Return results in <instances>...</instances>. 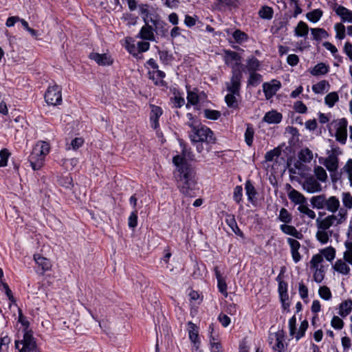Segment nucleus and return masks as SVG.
<instances>
[{
  "mask_svg": "<svg viewBox=\"0 0 352 352\" xmlns=\"http://www.w3.org/2000/svg\"><path fill=\"white\" fill-rule=\"evenodd\" d=\"M191 152L185 146L182 147V154L173 158V163L176 167L175 176L180 192L186 196L192 197L196 185L195 173L187 160H191Z\"/></svg>",
  "mask_w": 352,
  "mask_h": 352,
  "instance_id": "obj_1",
  "label": "nucleus"
},
{
  "mask_svg": "<svg viewBox=\"0 0 352 352\" xmlns=\"http://www.w3.org/2000/svg\"><path fill=\"white\" fill-rule=\"evenodd\" d=\"M346 221V212L340 210L338 213L331 214L322 219H316L317 232L316 237L322 245H325L329 241L333 231L330 230L331 226H336Z\"/></svg>",
  "mask_w": 352,
  "mask_h": 352,
  "instance_id": "obj_2",
  "label": "nucleus"
},
{
  "mask_svg": "<svg viewBox=\"0 0 352 352\" xmlns=\"http://www.w3.org/2000/svg\"><path fill=\"white\" fill-rule=\"evenodd\" d=\"M191 141L196 144L197 151L201 153L204 151L203 143L206 144H214L215 138L212 131L206 126L199 125L191 131L190 134Z\"/></svg>",
  "mask_w": 352,
  "mask_h": 352,
  "instance_id": "obj_3",
  "label": "nucleus"
},
{
  "mask_svg": "<svg viewBox=\"0 0 352 352\" xmlns=\"http://www.w3.org/2000/svg\"><path fill=\"white\" fill-rule=\"evenodd\" d=\"M50 151V145L48 142L38 141L35 144L28 157L30 166L34 170H38L43 166L45 158Z\"/></svg>",
  "mask_w": 352,
  "mask_h": 352,
  "instance_id": "obj_4",
  "label": "nucleus"
},
{
  "mask_svg": "<svg viewBox=\"0 0 352 352\" xmlns=\"http://www.w3.org/2000/svg\"><path fill=\"white\" fill-rule=\"evenodd\" d=\"M347 126L348 122L346 118L338 119L331 123L330 133L342 144H344L347 140Z\"/></svg>",
  "mask_w": 352,
  "mask_h": 352,
  "instance_id": "obj_5",
  "label": "nucleus"
},
{
  "mask_svg": "<svg viewBox=\"0 0 352 352\" xmlns=\"http://www.w3.org/2000/svg\"><path fill=\"white\" fill-rule=\"evenodd\" d=\"M125 48L128 52L135 57H138L143 52H147L150 48L149 42L145 41H136L132 37L125 38Z\"/></svg>",
  "mask_w": 352,
  "mask_h": 352,
  "instance_id": "obj_6",
  "label": "nucleus"
},
{
  "mask_svg": "<svg viewBox=\"0 0 352 352\" xmlns=\"http://www.w3.org/2000/svg\"><path fill=\"white\" fill-rule=\"evenodd\" d=\"M323 258L319 254H314L309 262V267L313 273L314 280L318 283H321L324 277V267L323 265Z\"/></svg>",
  "mask_w": 352,
  "mask_h": 352,
  "instance_id": "obj_7",
  "label": "nucleus"
},
{
  "mask_svg": "<svg viewBox=\"0 0 352 352\" xmlns=\"http://www.w3.org/2000/svg\"><path fill=\"white\" fill-rule=\"evenodd\" d=\"M14 344L18 352H39L35 338L28 331L25 332L22 340H15Z\"/></svg>",
  "mask_w": 352,
  "mask_h": 352,
  "instance_id": "obj_8",
  "label": "nucleus"
},
{
  "mask_svg": "<svg viewBox=\"0 0 352 352\" xmlns=\"http://www.w3.org/2000/svg\"><path fill=\"white\" fill-rule=\"evenodd\" d=\"M341 154L340 148L332 146L331 149L327 152L328 156L326 158H320L319 162L322 164L329 172H335L338 168V157Z\"/></svg>",
  "mask_w": 352,
  "mask_h": 352,
  "instance_id": "obj_9",
  "label": "nucleus"
},
{
  "mask_svg": "<svg viewBox=\"0 0 352 352\" xmlns=\"http://www.w3.org/2000/svg\"><path fill=\"white\" fill-rule=\"evenodd\" d=\"M45 102L50 105H58L62 102L61 87L57 85L49 86L45 94Z\"/></svg>",
  "mask_w": 352,
  "mask_h": 352,
  "instance_id": "obj_10",
  "label": "nucleus"
},
{
  "mask_svg": "<svg viewBox=\"0 0 352 352\" xmlns=\"http://www.w3.org/2000/svg\"><path fill=\"white\" fill-rule=\"evenodd\" d=\"M139 10L144 23H151L155 28L157 27L159 19L153 8L147 4H141L139 6Z\"/></svg>",
  "mask_w": 352,
  "mask_h": 352,
  "instance_id": "obj_11",
  "label": "nucleus"
},
{
  "mask_svg": "<svg viewBox=\"0 0 352 352\" xmlns=\"http://www.w3.org/2000/svg\"><path fill=\"white\" fill-rule=\"evenodd\" d=\"M284 335L280 331L270 333L269 336V344L271 346L272 350L275 352L284 351Z\"/></svg>",
  "mask_w": 352,
  "mask_h": 352,
  "instance_id": "obj_12",
  "label": "nucleus"
},
{
  "mask_svg": "<svg viewBox=\"0 0 352 352\" xmlns=\"http://www.w3.org/2000/svg\"><path fill=\"white\" fill-rule=\"evenodd\" d=\"M241 78L242 73L240 70L232 71L230 81L226 83V88L228 92L239 94Z\"/></svg>",
  "mask_w": 352,
  "mask_h": 352,
  "instance_id": "obj_13",
  "label": "nucleus"
},
{
  "mask_svg": "<svg viewBox=\"0 0 352 352\" xmlns=\"http://www.w3.org/2000/svg\"><path fill=\"white\" fill-rule=\"evenodd\" d=\"M155 32V29L151 25H150V23H144L139 33L137 34V38L147 42H156Z\"/></svg>",
  "mask_w": 352,
  "mask_h": 352,
  "instance_id": "obj_14",
  "label": "nucleus"
},
{
  "mask_svg": "<svg viewBox=\"0 0 352 352\" xmlns=\"http://www.w3.org/2000/svg\"><path fill=\"white\" fill-rule=\"evenodd\" d=\"M281 83L279 80L273 79L263 84V90L267 100L271 99L280 89Z\"/></svg>",
  "mask_w": 352,
  "mask_h": 352,
  "instance_id": "obj_15",
  "label": "nucleus"
},
{
  "mask_svg": "<svg viewBox=\"0 0 352 352\" xmlns=\"http://www.w3.org/2000/svg\"><path fill=\"white\" fill-rule=\"evenodd\" d=\"M225 63L232 68V71L239 70V67L241 65V57L235 52L226 51L224 55Z\"/></svg>",
  "mask_w": 352,
  "mask_h": 352,
  "instance_id": "obj_16",
  "label": "nucleus"
},
{
  "mask_svg": "<svg viewBox=\"0 0 352 352\" xmlns=\"http://www.w3.org/2000/svg\"><path fill=\"white\" fill-rule=\"evenodd\" d=\"M34 260L36 263V270L38 274H43L52 267V263L49 259L43 256L36 254L34 255Z\"/></svg>",
  "mask_w": 352,
  "mask_h": 352,
  "instance_id": "obj_17",
  "label": "nucleus"
},
{
  "mask_svg": "<svg viewBox=\"0 0 352 352\" xmlns=\"http://www.w3.org/2000/svg\"><path fill=\"white\" fill-rule=\"evenodd\" d=\"M303 189L309 193H316L322 190L320 182L314 176L307 177L302 183Z\"/></svg>",
  "mask_w": 352,
  "mask_h": 352,
  "instance_id": "obj_18",
  "label": "nucleus"
},
{
  "mask_svg": "<svg viewBox=\"0 0 352 352\" xmlns=\"http://www.w3.org/2000/svg\"><path fill=\"white\" fill-rule=\"evenodd\" d=\"M287 242L289 245L290 252L292 260L295 263H298L302 259V256L299 252L300 248V243L294 238H287Z\"/></svg>",
  "mask_w": 352,
  "mask_h": 352,
  "instance_id": "obj_19",
  "label": "nucleus"
},
{
  "mask_svg": "<svg viewBox=\"0 0 352 352\" xmlns=\"http://www.w3.org/2000/svg\"><path fill=\"white\" fill-rule=\"evenodd\" d=\"M148 76L150 80H151L153 83L158 87H166V82L164 80V78L166 74L164 72L157 69V70H148Z\"/></svg>",
  "mask_w": 352,
  "mask_h": 352,
  "instance_id": "obj_20",
  "label": "nucleus"
},
{
  "mask_svg": "<svg viewBox=\"0 0 352 352\" xmlns=\"http://www.w3.org/2000/svg\"><path fill=\"white\" fill-rule=\"evenodd\" d=\"M90 59L94 60L99 65L108 66L111 65L113 60L108 54L91 53L89 55Z\"/></svg>",
  "mask_w": 352,
  "mask_h": 352,
  "instance_id": "obj_21",
  "label": "nucleus"
},
{
  "mask_svg": "<svg viewBox=\"0 0 352 352\" xmlns=\"http://www.w3.org/2000/svg\"><path fill=\"white\" fill-rule=\"evenodd\" d=\"M334 11L342 22L352 23V10L343 6L337 5L334 7Z\"/></svg>",
  "mask_w": 352,
  "mask_h": 352,
  "instance_id": "obj_22",
  "label": "nucleus"
},
{
  "mask_svg": "<svg viewBox=\"0 0 352 352\" xmlns=\"http://www.w3.org/2000/svg\"><path fill=\"white\" fill-rule=\"evenodd\" d=\"M151 114H150V122L151 126L153 129H156L160 126L159 118L163 113V111L161 107L151 104Z\"/></svg>",
  "mask_w": 352,
  "mask_h": 352,
  "instance_id": "obj_23",
  "label": "nucleus"
},
{
  "mask_svg": "<svg viewBox=\"0 0 352 352\" xmlns=\"http://www.w3.org/2000/svg\"><path fill=\"white\" fill-rule=\"evenodd\" d=\"M187 89V100L188 103L186 105V109L190 108V105H192L197 109V106L199 102V98L201 95L198 94V90L197 89H193L190 90L188 86H186Z\"/></svg>",
  "mask_w": 352,
  "mask_h": 352,
  "instance_id": "obj_24",
  "label": "nucleus"
},
{
  "mask_svg": "<svg viewBox=\"0 0 352 352\" xmlns=\"http://www.w3.org/2000/svg\"><path fill=\"white\" fill-rule=\"evenodd\" d=\"M280 230L285 234L289 235L295 238V239H301L303 236L302 234L298 231L294 226L289 225V223H283L280 226Z\"/></svg>",
  "mask_w": 352,
  "mask_h": 352,
  "instance_id": "obj_25",
  "label": "nucleus"
},
{
  "mask_svg": "<svg viewBox=\"0 0 352 352\" xmlns=\"http://www.w3.org/2000/svg\"><path fill=\"white\" fill-rule=\"evenodd\" d=\"M340 200L335 196H331L326 199L325 207L329 212H332V214L338 213L340 210Z\"/></svg>",
  "mask_w": 352,
  "mask_h": 352,
  "instance_id": "obj_26",
  "label": "nucleus"
},
{
  "mask_svg": "<svg viewBox=\"0 0 352 352\" xmlns=\"http://www.w3.org/2000/svg\"><path fill=\"white\" fill-rule=\"evenodd\" d=\"M214 274L217 280V287L219 292L222 294L224 296V297H227L228 292L226 279L224 277L222 276L217 267H214Z\"/></svg>",
  "mask_w": 352,
  "mask_h": 352,
  "instance_id": "obj_27",
  "label": "nucleus"
},
{
  "mask_svg": "<svg viewBox=\"0 0 352 352\" xmlns=\"http://www.w3.org/2000/svg\"><path fill=\"white\" fill-rule=\"evenodd\" d=\"M283 118L282 114L276 110H271L267 112L263 120L268 124H278Z\"/></svg>",
  "mask_w": 352,
  "mask_h": 352,
  "instance_id": "obj_28",
  "label": "nucleus"
},
{
  "mask_svg": "<svg viewBox=\"0 0 352 352\" xmlns=\"http://www.w3.org/2000/svg\"><path fill=\"white\" fill-rule=\"evenodd\" d=\"M245 194L248 197V200L253 205H255L257 201L256 195L257 192L251 183L250 181H246L245 184Z\"/></svg>",
  "mask_w": 352,
  "mask_h": 352,
  "instance_id": "obj_29",
  "label": "nucleus"
},
{
  "mask_svg": "<svg viewBox=\"0 0 352 352\" xmlns=\"http://www.w3.org/2000/svg\"><path fill=\"white\" fill-rule=\"evenodd\" d=\"M188 333L190 341L197 344L199 342L198 327L192 322H188Z\"/></svg>",
  "mask_w": 352,
  "mask_h": 352,
  "instance_id": "obj_30",
  "label": "nucleus"
},
{
  "mask_svg": "<svg viewBox=\"0 0 352 352\" xmlns=\"http://www.w3.org/2000/svg\"><path fill=\"white\" fill-rule=\"evenodd\" d=\"M288 197L296 205L302 206L306 202L305 197L295 189H292L289 192Z\"/></svg>",
  "mask_w": 352,
  "mask_h": 352,
  "instance_id": "obj_31",
  "label": "nucleus"
},
{
  "mask_svg": "<svg viewBox=\"0 0 352 352\" xmlns=\"http://www.w3.org/2000/svg\"><path fill=\"white\" fill-rule=\"evenodd\" d=\"M226 32L228 34H231L234 41L238 44H241L248 39V36L243 32L240 30H236L234 31H232L231 30H226Z\"/></svg>",
  "mask_w": 352,
  "mask_h": 352,
  "instance_id": "obj_32",
  "label": "nucleus"
},
{
  "mask_svg": "<svg viewBox=\"0 0 352 352\" xmlns=\"http://www.w3.org/2000/svg\"><path fill=\"white\" fill-rule=\"evenodd\" d=\"M329 72V66L324 63L316 64L311 70L310 74L312 76H323Z\"/></svg>",
  "mask_w": 352,
  "mask_h": 352,
  "instance_id": "obj_33",
  "label": "nucleus"
},
{
  "mask_svg": "<svg viewBox=\"0 0 352 352\" xmlns=\"http://www.w3.org/2000/svg\"><path fill=\"white\" fill-rule=\"evenodd\" d=\"M330 89V84L327 80H322L312 85V91L316 94H323Z\"/></svg>",
  "mask_w": 352,
  "mask_h": 352,
  "instance_id": "obj_34",
  "label": "nucleus"
},
{
  "mask_svg": "<svg viewBox=\"0 0 352 352\" xmlns=\"http://www.w3.org/2000/svg\"><path fill=\"white\" fill-rule=\"evenodd\" d=\"M344 259H338L333 266V270L342 275H347L350 272V267Z\"/></svg>",
  "mask_w": 352,
  "mask_h": 352,
  "instance_id": "obj_35",
  "label": "nucleus"
},
{
  "mask_svg": "<svg viewBox=\"0 0 352 352\" xmlns=\"http://www.w3.org/2000/svg\"><path fill=\"white\" fill-rule=\"evenodd\" d=\"M276 280L278 283V291L280 298H283V300L288 299L287 283L282 279L280 275L276 277Z\"/></svg>",
  "mask_w": 352,
  "mask_h": 352,
  "instance_id": "obj_36",
  "label": "nucleus"
},
{
  "mask_svg": "<svg viewBox=\"0 0 352 352\" xmlns=\"http://www.w3.org/2000/svg\"><path fill=\"white\" fill-rule=\"evenodd\" d=\"M309 33L308 25L300 21L294 29V35L297 37H306Z\"/></svg>",
  "mask_w": 352,
  "mask_h": 352,
  "instance_id": "obj_37",
  "label": "nucleus"
},
{
  "mask_svg": "<svg viewBox=\"0 0 352 352\" xmlns=\"http://www.w3.org/2000/svg\"><path fill=\"white\" fill-rule=\"evenodd\" d=\"M342 201L344 207L340 208V210H345L346 219L348 210L352 208V195L349 192H343L342 194Z\"/></svg>",
  "mask_w": 352,
  "mask_h": 352,
  "instance_id": "obj_38",
  "label": "nucleus"
},
{
  "mask_svg": "<svg viewBox=\"0 0 352 352\" xmlns=\"http://www.w3.org/2000/svg\"><path fill=\"white\" fill-rule=\"evenodd\" d=\"M174 96L171 98V102L173 107L175 108H180L185 104V99L184 94L175 89L173 92Z\"/></svg>",
  "mask_w": 352,
  "mask_h": 352,
  "instance_id": "obj_39",
  "label": "nucleus"
},
{
  "mask_svg": "<svg viewBox=\"0 0 352 352\" xmlns=\"http://www.w3.org/2000/svg\"><path fill=\"white\" fill-rule=\"evenodd\" d=\"M313 38L317 41L327 38L329 36L328 32L323 28H316L310 29Z\"/></svg>",
  "mask_w": 352,
  "mask_h": 352,
  "instance_id": "obj_40",
  "label": "nucleus"
},
{
  "mask_svg": "<svg viewBox=\"0 0 352 352\" xmlns=\"http://www.w3.org/2000/svg\"><path fill=\"white\" fill-rule=\"evenodd\" d=\"M249 77L248 79V85L251 87L258 86L263 80V76L256 72H249Z\"/></svg>",
  "mask_w": 352,
  "mask_h": 352,
  "instance_id": "obj_41",
  "label": "nucleus"
},
{
  "mask_svg": "<svg viewBox=\"0 0 352 352\" xmlns=\"http://www.w3.org/2000/svg\"><path fill=\"white\" fill-rule=\"evenodd\" d=\"M322 255V258H325L327 261L331 262L336 256V250L331 247H327L323 249L320 250L318 253Z\"/></svg>",
  "mask_w": 352,
  "mask_h": 352,
  "instance_id": "obj_42",
  "label": "nucleus"
},
{
  "mask_svg": "<svg viewBox=\"0 0 352 352\" xmlns=\"http://www.w3.org/2000/svg\"><path fill=\"white\" fill-rule=\"evenodd\" d=\"M298 210L301 214L302 217H307L310 220H314L316 217V212L310 209L305 204H304L302 206H299L298 207Z\"/></svg>",
  "mask_w": 352,
  "mask_h": 352,
  "instance_id": "obj_43",
  "label": "nucleus"
},
{
  "mask_svg": "<svg viewBox=\"0 0 352 352\" xmlns=\"http://www.w3.org/2000/svg\"><path fill=\"white\" fill-rule=\"evenodd\" d=\"M339 100V95L336 91L329 93L324 97V104L329 107L332 108Z\"/></svg>",
  "mask_w": 352,
  "mask_h": 352,
  "instance_id": "obj_44",
  "label": "nucleus"
},
{
  "mask_svg": "<svg viewBox=\"0 0 352 352\" xmlns=\"http://www.w3.org/2000/svg\"><path fill=\"white\" fill-rule=\"evenodd\" d=\"M323 15V12L320 9H315L306 14V18L313 23L319 21Z\"/></svg>",
  "mask_w": 352,
  "mask_h": 352,
  "instance_id": "obj_45",
  "label": "nucleus"
},
{
  "mask_svg": "<svg viewBox=\"0 0 352 352\" xmlns=\"http://www.w3.org/2000/svg\"><path fill=\"white\" fill-rule=\"evenodd\" d=\"M352 309V300H347L344 302H342L339 307V314L342 316L345 317L348 316Z\"/></svg>",
  "mask_w": 352,
  "mask_h": 352,
  "instance_id": "obj_46",
  "label": "nucleus"
},
{
  "mask_svg": "<svg viewBox=\"0 0 352 352\" xmlns=\"http://www.w3.org/2000/svg\"><path fill=\"white\" fill-rule=\"evenodd\" d=\"M254 136V129L252 124H248L246 130L244 134L245 142L248 146H252L253 144Z\"/></svg>",
  "mask_w": 352,
  "mask_h": 352,
  "instance_id": "obj_47",
  "label": "nucleus"
},
{
  "mask_svg": "<svg viewBox=\"0 0 352 352\" xmlns=\"http://www.w3.org/2000/svg\"><path fill=\"white\" fill-rule=\"evenodd\" d=\"M311 204L315 208L323 209L326 204L325 197L324 195L314 196L311 199Z\"/></svg>",
  "mask_w": 352,
  "mask_h": 352,
  "instance_id": "obj_48",
  "label": "nucleus"
},
{
  "mask_svg": "<svg viewBox=\"0 0 352 352\" xmlns=\"http://www.w3.org/2000/svg\"><path fill=\"white\" fill-rule=\"evenodd\" d=\"M239 96V94H233L229 92L225 96V101L228 107L232 109H236L238 107V101L236 96Z\"/></svg>",
  "mask_w": 352,
  "mask_h": 352,
  "instance_id": "obj_49",
  "label": "nucleus"
},
{
  "mask_svg": "<svg viewBox=\"0 0 352 352\" xmlns=\"http://www.w3.org/2000/svg\"><path fill=\"white\" fill-rule=\"evenodd\" d=\"M278 219L283 223H290L292 221V214L286 208H282L279 211Z\"/></svg>",
  "mask_w": 352,
  "mask_h": 352,
  "instance_id": "obj_50",
  "label": "nucleus"
},
{
  "mask_svg": "<svg viewBox=\"0 0 352 352\" xmlns=\"http://www.w3.org/2000/svg\"><path fill=\"white\" fill-rule=\"evenodd\" d=\"M261 66L259 60L255 57H252L247 60L246 69L248 72H254L259 69Z\"/></svg>",
  "mask_w": 352,
  "mask_h": 352,
  "instance_id": "obj_51",
  "label": "nucleus"
},
{
  "mask_svg": "<svg viewBox=\"0 0 352 352\" xmlns=\"http://www.w3.org/2000/svg\"><path fill=\"white\" fill-rule=\"evenodd\" d=\"M298 158L303 162L309 163L313 159V153L307 148H302L298 154Z\"/></svg>",
  "mask_w": 352,
  "mask_h": 352,
  "instance_id": "obj_52",
  "label": "nucleus"
},
{
  "mask_svg": "<svg viewBox=\"0 0 352 352\" xmlns=\"http://www.w3.org/2000/svg\"><path fill=\"white\" fill-rule=\"evenodd\" d=\"M314 172L316 177V179H317L319 182H326L327 179V174L326 170L322 166H316L314 168Z\"/></svg>",
  "mask_w": 352,
  "mask_h": 352,
  "instance_id": "obj_53",
  "label": "nucleus"
},
{
  "mask_svg": "<svg viewBox=\"0 0 352 352\" xmlns=\"http://www.w3.org/2000/svg\"><path fill=\"white\" fill-rule=\"evenodd\" d=\"M273 13L274 12L271 7L264 6L260 9L258 15L263 19L270 20L272 18Z\"/></svg>",
  "mask_w": 352,
  "mask_h": 352,
  "instance_id": "obj_54",
  "label": "nucleus"
},
{
  "mask_svg": "<svg viewBox=\"0 0 352 352\" xmlns=\"http://www.w3.org/2000/svg\"><path fill=\"white\" fill-rule=\"evenodd\" d=\"M84 142L85 141L82 138H75L71 141L69 144H66V149L77 150L83 145Z\"/></svg>",
  "mask_w": 352,
  "mask_h": 352,
  "instance_id": "obj_55",
  "label": "nucleus"
},
{
  "mask_svg": "<svg viewBox=\"0 0 352 352\" xmlns=\"http://www.w3.org/2000/svg\"><path fill=\"white\" fill-rule=\"evenodd\" d=\"M336 31V38L342 40L345 37L346 28L342 23H337L334 25Z\"/></svg>",
  "mask_w": 352,
  "mask_h": 352,
  "instance_id": "obj_56",
  "label": "nucleus"
},
{
  "mask_svg": "<svg viewBox=\"0 0 352 352\" xmlns=\"http://www.w3.org/2000/svg\"><path fill=\"white\" fill-rule=\"evenodd\" d=\"M308 327V322L306 320H303L299 328L298 329L297 332L295 331V334L293 336L296 341H298L300 338H302L305 333V331Z\"/></svg>",
  "mask_w": 352,
  "mask_h": 352,
  "instance_id": "obj_57",
  "label": "nucleus"
},
{
  "mask_svg": "<svg viewBox=\"0 0 352 352\" xmlns=\"http://www.w3.org/2000/svg\"><path fill=\"white\" fill-rule=\"evenodd\" d=\"M210 352H223L220 342L214 337L210 338Z\"/></svg>",
  "mask_w": 352,
  "mask_h": 352,
  "instance_id": "obj_58",
  "label": "nucleus"
},
{
  "mask_svg": "<svg viewBox=\"0 0 352 352\" xmlns=\"http://www.w3.org/2000/svg\"><path fill=\"white\" fill-rule=\"evenodd\" d=\"M318 295L319 296L324 300H329L332 298V294L330 289L327 286H321L318 289Z\"/></svg>",
  "mask_w": 352,
  "mask_h": 352,
  "instance_id": "obj_59",
  "label": "nucleus"
},
{
  "mask_svg": "<svg viewBox=\"0 0 352 352\" xmlns=\"http://www.w3.org/2000/svg\"><path fill=\"white\" fill-rule=\"evenodd\" d=\"M221 115V112L217 110L207 109L204 111V117L207 119L212 120H218L220 118Z\"/></svg>",
  "mask_w": 352,
  "mask_h": 352,
  "instance_id": "obj_60",
  "label": "nucleus"
},
{
  "mask_svg": "<svg viewBox=\"0 0 352 352\" xmlns=\"http://www.w3.org/2000/svg\"><path fill=\"white\" fill-rule=\"evenodd\" d=\"M298 293L304 302L309 301L308 288L302 282H300L298 284Z\"/></svg>",
  "mask_w": 352,
  "mask_h": 352,
  "instance_id": "obj_61",
  "label": "nucleus"
},
{
  "mask_svg": "<svg viewBox=\"0 0 352 352\" xmlns=\"http://www.w3.org/2000/svg\"><path fill=\"white\" fill-rule=\"evenodd\" d=\"M280 154V149L278 148H276L267 152L265 155V159L267 162H272L276 157H278Z\"/></svg>",
  "mask_w": 352,
  "mask_h": 352,
  "instance_id": "obj_62",
  "label": "nucleus"
},
{
  "mask_svg": "<svg viewBox=\"0 0 352 352\" xmlns=\"http://www.w3.org/2000/svg\"><path fill=\"white\" fill-rule=\"evenodd\" d=\"M243 199V188L241 186H236L233 192V199L236 203H240Z\"/></svg>",
  "mask_w": 352,
  "mask_h": 352,
  "instance_id": "obj_63",
  "label": "nucleus"
},
{
  "mask_svg": "<svg viewBox=\"0 0 352 352\" xmlns=\"http://www.w3.org/2000/svg\"><path fill=\"white\" fill-rule=\"evenodd\" d=\"M344 171L347 174V177L350 182V185L352 186V159H349L344 165Z\"/></svg>",
  "mask_w": 352,
  "mask_h": 352,
  "instance_id": "obj_64",
  "label": "nucleus"
}]
</instances>
